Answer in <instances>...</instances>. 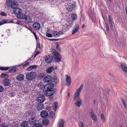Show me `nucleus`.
Segmentation results:
<instances>
[{"label": "nucleus", "instance_id": "ea45409f", "mask_svg": "<svg viewBox=\"0 0 127 127\" xmlns=\"http://www.w3.org/2000/svg\"><path fill=\"white\" fill-rule=\"evenodd\" d=\"M121 100L122 101L123 104V105L124 106V107L126 108H127V106L125 103V102L124 101V99H123V98H121Z\"/></svg>", "mask_w": 127, "mask_h": 127}, {"label": "nucleus", "instance_id": "0eeeda50", "mask_svg": "<svg viewBox=\"0 0 127 127\" xmlns=\"http://www.w3.org/2000/svg\"><path fill=\"white\" fill-rule=\"evenodd\" d=\"M73 25V23L72 21H69L68 22H67L65 25V26H64L62 28L64 32L67 31L69 29L68 27H71Z\"/></svg>", "mask_w": 127, "mask_h": 127}, {"label": "nucleus", "instance_id": "20e7f679", "mask_svg": "<svg viewBox=\"0 0 127 127\" xmlns=\"http://www.w3.org/2000/svg\"><path fill=\"white\" fill-rule=\"evenodd\" d=\"M37 42V49H38L39 50V51L37 52L34 55V57H35L37 55L39 54L40 53L41 51V50L42 48V41L40 40V41H39V40H36Z\"/></svg>", "mask_w": 127, "mask_h": 127}, {"label": "nucleus", "instance_id": "a878e982", "mask_svg": "<svg viewBox=\"0 0 127 127\" xmlns=\"http://www.w3.org/2000/svg\"><path fill=\"white\" fill-rule=\"evenodd\" d=\"M55 69H57V68H55L53 66H51L48 68L46 70V72L48 73H50Z\"/></svg>", "mask_w": 127, "mask_h": 127}, {"label": "nucleus", "instance_id": "4468645a", "mask_svg": "<svg viewBox=\"0 0 127 127\" xmlns=\"http://www.w3.org/2000/svg\"><path fill=\"white\" fill-rule=\"evenodd\" d=\"M66 84L67 86H69L71 84V79L70 77L67 75H65Z\"/></svg>", "mask_w": 127, "mask_h": 127}, {"label": "nucleus", "instance_id": "69168bd1", "mask_svg": "<svg viewBox=\"0 0 127 127\" xmlns=\"http://www.w3.org/2000/svg\"><path fill=\"white\" fill-rule=\"evenodd\" d=\"M28 29L30 31H31L32 32V28L29 26H28Z\"/></svg>", "mask_w": 127, "mask_h": 127}, {"label": "nucleus", "instance_id": "603ef678", "mask_svg": "<svg viewBox=\"0 0 127 127\" xmlns=\"http://www.w3.org/2000/svg\"><path fill=\"white\" fill-rule=\"evenodd\" d=\"M29 64H30V63L29 62H28L26 63L24 65H23V68H24L27 66L28 65H29Z\"/></svg>", "mask_w": 127, "mask_h": 127}, {"label": "nucleus", "instance_id": "864d4df0", "mask_svg": "<svg viewBox=\"0 0 127 127\" xmlns=\"http://www.w3.org/2000/svg\"><path fill=\"white\" fill-rule=\"evenodd\" d=\"M46 35L47 36L49 37H51L52 36V34L48 33H46Z\"/></svg>", "mask_w": 127, "mask_h": 127}, {"label": "nucleus", "instance_id": "774afa93", "mask_svg": "<svg viewBox=\"0 0 127 127\" xmlns=\"http://www.w3.org/2000/svg\"><path fill=\"white\" fill-rule=\"evenodd\" d=\"M25 27H26V28H27L28 29V26H25Z\"/></svg>", "mask_w": 127, "mask_h": 127}, {"label": "nucleus", "instance_id": "c9c22d12", "mask_svg": "<svg viewBox=\"0 0 127 127\" xmlns=\"http://www.w3.org/2000/svg\"><path fill=\"white\" fill-rule=\"evenodd\" d=\"M55 115V113L53 112H50L49 114V117L50 118H52Z\"/></svg>", "mask_w": 127, "mask_h": 127}, {"label": "nucleus", "instance_id": "e433bc0d", "mask_svg": "<svg viewBox=\"0 0 127 127\" xmlns=\"http://www.w3.org/2000/svg\"><path fill=\"white\" fill-rule=\"evenodd\" d=\"M59 43L57 42L56 43V49L60 51V48L59 45Z\"/></svg>", "mask_w": 127, "mask_h": 127}, {"label": "nucleus", "instance_id": "dca6fc26", "mask_svg": "<svg viewBox=\"0 0 127 127\" xmlns=\"http://www.w3.org/2000/svg\"><path fill=\"white\" fill-rule=\"evenodd\" d=\"M37 120L35 117H32L29 119V122L30 124H33L36 122Z\"/></svg>", "mask_w": 127, "mask_h": 127}, {"label": "nucleus", "instance_id": "a18cd8bd", "mask_svg": "<svg viewBox=\"0 0 127 127\" xmlns=\"http://www.w3.org/2000/svg\"><path fill=\"white\" fill-rule=\"evenodd\" d=\"M79 127H84L83 123L82 121H80L79 123Z\"/></svg>", "mask_w": 127, "mask_h": 127}, {"label": "nucleus", "instance_id": "6e6d98bb", "mask_svg": "<svg viewBox=\"0 0 127 127\" xmlns=\"http://www.w3.org/2000/svg\"><path fill=\"white\" fill-rule=\"evenodd\" d=\"M8 126L6 124H3L1 125V127H8Z\"/></svg>", "mask_w": 127, "mask_h": 127}, {"label": "nucleus", "instance_id": "338daca9", "mask_svg": "<svg viewBox=\"0 0 127 127\" xmlns=\"http://www.w3.org/2000/svg\"><path fill=\"white\" fill-rule=\"evenodd\" d=\"M109 19L111 20V17L110 16V15L108 16V20H109Z\"/></svg>", "mask_w": 127, "mask_h": 127}, {"label": "nucleus", "instance_id": "680f3d73", "mask_svg": "<svg viewBox=\"0 0 127 127\" xmlns=\"http://www.w3.org/2000/svg\"><path fill=\"white\" fill-rule=\"evenodd\" d=\"M15 20L14 19L13 20H12L10 22H9V23H14L16 24V22H14V21Z\"/></svg>", "mask_w": 127, "mask_h": 127}, {"label": "nucleus", "instance_id": "4be33fe9", "mask_svg": "<svg viewBox=\"0 0 127 127\" xmlns=\"http://www.w3.org/2000/svg\"><path fill=\"white\" fill-rule=\"evenodd\" d=\"M40 114L42 117L45 118L47 116L48 114L46 111L43 110L41 112Z\"/></svg>", "mask_w": 127, "mask_h": 127}, {"label": "nucleus", "instance_id": "412c9836", "mask_svg": "<svg viewBox=\"0 0 127 127\" xmlns=\"http://www.w3.org/2000/svg\"><path fill=\"white\" fill-rule=\"evenodd\" d=\"M90 116L92 119L94 121H96V118L95 116V115L93 111L92 110H91L90 111Z\"/></svg>", "mask_w": 127, "mask_h": 127}, {"label": "nucleus", "instance_id": "5701e85b", "mask_svg": "<svg viewBox=\"0 0 127 127\" xmlns=\"http://www.w3.org/2000/svg\"><path fill=\"white\" fill-rule=\"evenodd\" d=\"M62 32H60L59 33L57 31H53L52 32L53 35L55 37L58 36L61 34H62Z\"/></svg>", "mask_w": 127, "mask_h": 127}, {"label": "nucleus", "instance_id": "cd10ccee", "mask_svg": "<svg viewBox=\"0 0 127 127\" xmlns=\"http://www.w3.org/2000/svg\"><path fill=\"white\" fill-rule=\"evenodd\" d=\"M37 66L36 65H33L29 67L27 69L28 70L31 71L33 69L36 68Z\"/></svg>", "mask_w": 127, "mask_h": 127}, {"label": "nucleus", "instance_id": "4d7b16f0", "mask_svg": "<svg viewBox=\"0 0 127 127\" xmlns=\"http://www.w3.org/2000/svg\"><path fill=\"white\" fill-rule=\"evenodd\" d=\"M6 75H7V74L4 73H2L1 75V77L2 78H4L5 77Z\"/></svg>", "mask_w": 127, "mask_h": 127}, {"label": "nucleus", "instance_id": "bb28decb", "mask_svg": "<svg viewBox=\"0 0 127 127\" xmlns=\"http://www.w3.org/2000/svg\"><path fill=\"white\" fill-rule=\"evenodd\" d=\"M29 125L26 122L23 121L21 124V127H28Z\"/></svg>", "mask_w": 127, "mask_h": 127}, {"label": "nucleus", "instance_id": "f8f14e48", "mask_svg": "<svg viewBox=\"0 0 127 127\" xmlns=\"http://www.w3.org/2000/svg\"><path fill=\"white\" fill-rule=\"evenodd\" d=\"M53 59V58L51 56L49 55L46 56L45 57V61L47 63H51Z\"/></svg>", "mask_w": 127, "mask_h": 127}, {"label": "nucleus", "instance_id": "a19ab883", "mask_svg": "<svg viewBox=\"0 0 127 127\" xmlns=\"http://www.w3.org/2000/svg\"><path fill=\"white\" fill-rule=\"evenodd\" d=\"M33 127H42V126L41 124L37 123L34 125Z\"/></svg>", "mask_w": 127, "mask_h": 127}, {"label": "nucleus", "instance_id": "c756f323", "mask_svg": "<svg viewBox=\"0 0 127 127\" xmlns=\"http://www.w3.org/2000/svg\"><path fill=\"white\" fill-rule=\"evenodd\" d=\"M42 123L44 125L46 126L48 124L49 121L47 119H44L43 120Z\"/></svg>", "mask_w": 127, "mask_h": 127}, {"label": "nucleus", "instance_id": "1a4fd4ad", "mask_svg": "<svg viewBox=\"0 0 127 127\" xmlns=\"http://www.w3.org/2000/svg\"><path fill=\"white\" fill-rule=\"evenodd\" d=\"M45 99V96L42 95H39L37 98L38 101L40 103H42Z\"/></svg>", "mask_w": 127, "mask_h": 127}, {"label": "nucleus", "instance_id": "f03ea898", "mask_svg": "<svg viewBox=\"0 0 127 127\" xmlns=\"http://www.w3.org/2000/svg\"><path fill=\"white\" fill-rule=\"evenodd\" d=\"M49 84L52 85V87L51 88H47L46 89V91H45L44 94L45 95L47 96H49L52 95L54 93V91H52V89L54 87L53 84L52 83H49Z\"/></svg>", "mask_w": 127, "mask_h": 127}, {"label": "nucleus", "instance_id": "2eb2a0df", "mask_svg": "<svg viewBox=\"0 0 127 127\" xmlns=\"http://www.w3.org/2000/svg\"><path fill=\"white\" fill-rule=\"evenodd\" d=\"M33 27L35 30H38L40 28V26L38 23L35 22L33 24Z\"/></svg>", "mask_w": 127, "mask_h": 127}, {"label": "nucleus", "instance_id": "ddd939ff", "mask_svg": "<svg viewBox=\"0 0 127 127\" xmlns=\"http://www.w3.org/2000/svg\"><path fill=\"white\" fill-rule=\"evenodd\" d=\"M26 15L24 13H20L17 15V18L19 19H25L26 17Z\"/></svg>", "mask_w": 127, "mask_h": 127}, {"label": "nucleus", "instance_id": "8fccbe9b", "mask_svg": "<svg viewBox=\"0 0 127 127\" xmlns=\"http://www.w3.org/2000/svg\"><path fill=\"white\" fill-rule=\"evenodd\" d=\"M0 14L2 16H6L7 15V14L6 13L3 11L0 12Z\"/></svg>", "mask_w": 127, "mask_h": 127}, {"label": "nucleus", "instance_id": "72a5a7b5", "mask_svg": "<svg viewBox=\"0 0 127 127\" xmlns=\"http://www.w3.org/2000/svg\"><path fill=\"white\" fill-rule=\"evenodd\" d=\"M10 80H6V81L5 83V86H8L10 84Z\"/></svg>", "mask_w": 127, "mask_h": 127}, {"label": "nucleus", "instance_id": "393cba45", "mask_svg": "<svg viewBox=\"0 0 127 127\" xmlns=\"http://www.w3.org/2000/svg\"><path fill=\"white\" fill-rule=\"evenodd\" d=\"M13 0H6L5 4L6 6L10 7L11 5L12 4V3L13 2Z\"/></svg>", "mask_w": 127, "mask_h": 127}, {"label": "nucleus", "instance_id": "39448f33", "mask_svg": "<svg viewBox=\"0 0 127 127\" xmlns=\"http://www.w3.org/2000/svg\"><path fill=\"white\" fill-rule=\"evenodd\" d=\"M74 100L75 101L74 104L78 107L81 105L82 102L80 96H74Z\"/></svg>", "mask_w": 127, "mask_h": 127}, {"label": "nucleus", "instance_id": "5fc2aeb1", "mask_svg": "<svg viewBox=\"0 0 127 127\" xmlns=\"http://www.w3.org/2000/svg\"><path fill=\"white\" fill-rule=\"evenodd\" d=\"M3 87L2 86H0V93L3 92Z\"/></svg>", "mask_w": 127, "mask_h": 127}, {"label": "nucleus", "instance_id": "bf43d9fd", "mask_svg": "<svg viewBox=\"0 0 127 127\" xmlns=\"http://www.w3.org/2000/svg\"><path fill=\"white\" fill-rule=\"evenodd\" d=\"M106 30L107 31H109V27L108 24H106Z\"/></svg>", "mask_w": 127, "mask_h": 127}, {"label": "nucleus", "instance_id": "473e14b6", "mask_svg": "<svg viewBox=\"0 0 127 127\" xmlns=\"http://www.w3.org/2000/svg\"><path fill=\"white\" fill-rule=\"evenodd\" d=\"M71 19L73 20H76L77 18V16L76 14H72L71 16Z\"/></svg>", "mask_w": 127, "mask_h": 127}, {"label": "nucleus", "instance_id": "052dcab7", "mask_svg": "<svg viewBox=\"0 0 127 127\" xmlns=\"http://www.w3.org/2000/svg\"><path fill=\"white\" fill-rule=\"evenodd\" d=\"M9 96L11 97H13L14 96L13 94V93H11L9 94Z\"/></svg>", "mask_w": 127, "mask_h": 127}, {"label": "nucleus", "instance_id": "a211bd4d", "mask_svg": "<svg viewBox=\"0 0 127 127\" xmlns=\"http://www.w3.org/2000/svg\"><path fill=\"white\" fill-rule=\"evenodd\" d=\"M121 65L122 70L127 73V65L124 63H121Z\"/></svg>", "mask_w": 127, "mask_h": 127}, {"label": "nucleus", "instance_id": "9d476101", "mask_svg": "<svg viewBox=\"0 0 127 127\" xmlns=\"http://www.w3.org/2000/svg\"><path fill=\"white\" fill-rule=\"evenodd\" d=\"M83 85L81 84L79 87L76 90L74 96H80V93L81 91Z\"/></svg>", "mask_w": 127, "mask_h": 127}, {"label": "nucleus", "instance_id": "c03bdc74", "mask_svg": "<svg viewBox=\"0 0 127 127\" xmlns=\"http://www.w3.org/2000/svg\"><path fill=\"white\" fill-rule=\"evenodd\" d=\"M109 22V24L111 27L112 28L113 27V24L112 23V21L111 20L109 19L108 20Z\"/></svg>", "mask_w": 127, "mask_h": 127}, {"label": "nucleus", "instance_id": "7c9ffc66", "mask_svg": "<svg viewBox=\"0 0 127 127\" xmlns=\"http://www.w3.org/2000/svg\"><path fill=\"white\" fill-rule=\"evenodd\" d=\"M25 20L28 23H30L32 22V18L31 17H27L26 16V18Z\"/></svg>", "mask_w": 127, "mask_h": 127}, {"label": "nucleus", "instance_id": "9b49d317", "mask_svg": "<svg viewBox=\"0 0 127 127\" xmlns=\"http://www.w3.org/2000/svg\"><path fill=\"white\" fill-rule=\"evenodd\" d=\"M52 80V77L50 75H47L43 78V81L45 83L51 82Z\"/></svg>", "mask_w": 127, "mask_h": 127}, {"label": "nucleus", "instance_id": "09e8293b", "mask_svg": "<svg viewBox=\"0 0 127 127\" xmlns=\"http://www.w3.org/2000/svg\"><path fill=\"white\" fill-rule=\"evenodd\" d=\"M92 21L94 23H96V18L95 17H93L91 18Z\"/></svg>", "mask_w": 127, "mask_h": 127}, {"label": "nucleus", "instance_id": "13d9d810", "mask_svg": "<svg viewBox=\"0 0 127 127\" xmlns=\"http://www.w3.org/2000/svg\"><path fill=\"white\" fill-rule=\"evenodd\" d=\"M85 18L83 17V16H81V17L80 19L81 20H82L83 21H84L85 20Z\"/></svg>", "mask_w": 127, "mask_h": 127}, {"label": "nucleus", "instance_id": "4c0bfd02", "mask_svg": "<svg viewBox=\"0 0 127 127\" xmlns=\"http://www.w3.org/2000/svg\"><path fill=\"white\" fill-rule=\"evenodd\" d=\"M101 120L103 122H104V120L105 119V118L103 114H101Z\"/></svg>", "mask_w": 127, "mask_h": 127}, {"label": "nucleus", "instance_id": "6e6552de", "mask_svg": "<svg viewBox=\"0 0 127 127\" xmlns=\"http://www.w3.org/2000/svg\"><path fill=\"white\" fill-rule=\"evenodd\" d=\"M16 78L17 80L19 81H22L24 79V75L23 73H19L16 76Z\"/></svg>", "mask_w": 127, "mask_h": 127}, {"label": "nucleus", "instance_id": "de8ad7c7", "mask_svg": "<svg viewBox=\"0 0 127 127\" xmlns=\"http://www.w3.org/2000/svg\"><path fill=\"white\" fill-rule=\"evenodd\" d=\"M44 106L42 104H41L40 105L38 106V109L39 110H40V109H42L44 107Z\"/></svg>", "mask_w": 127, "mask_h": 127}, {"label": "nucleus", "instance_id": "c85d7f7f", "mask_svg": "<svg viewBox=\"0 0 127 127\" xmlns=\"http://www.w3.org/2000/svg\"><path fill=\"white\" fill-rule=\"evenodd\" d=\"M53 109L55 111L58 108V103L56 102H54L53 104Z\"/></svg>", "mask_w": 127, "mask_h": 127}, {"label": "nucleus", "instance_id": "423d86ee", "mask_svg": "<svg viewBox=\"0 0 127 127\" xmlns=\"http://www.w3.org/2000/svg\"><path fill=\"white\" fill-rule=\"evenodd\" d=\"M43 84L42 83H40L38 85V87H39L40 89H42L43 91H46V89L47 88H51V87H52V85H50L49 84H48L44 86L43 85Z\"/></svg>", "mask_w": 127, "mask_h": 127}, {"label": "nucleus", "instance_id": "37998d69", "mask_svg": "<svg viewBox=\"0 0 127 127\" xmlns=\"http://www.w3.org/2000/svg\"><path fill=\"white\" fill-rule=\"evenodd\" d=\"M67 9L68 10V11H70L72 10L73 9L72 6L70 5L67 7Z\"/></svg>", "mask_w": 127, "mask_h": 127}, {"label": "nucleus", "instance_id": "e2e57ef3", "mask_svg": "<svg viewBox=\"0 0 127 127\" xmlns=\"http://www.w3.org/2000/svg\"><path fill=\"white\" fill-rule=\"evenodd\" d=\"M33 34L34 35L36 39L37 40V35H36V34L35 33V32H33Z\"/></svg>", "mask_w": 127, "mask_h": 127}, {"label": "nucleus", "instance_id": "79ce46f5", "mask_svg": "<svg viewBox=\"0 0 127 127\" xmlns=\"http://www.w3.org/2000/svg\"><path fill=\"white\" fill-rule=\"evenodd\" d=\"M8 67H0V69L2 70H6L8 69Z\"/></svg>", "mask_w": 127, "mask_h": 127}, {"label": "nucleus", "instance_id": "b1692460", "mask_svg": "<svg viewBox=\"0 0 127 127\" xmlns=\"http://www.w3.org/2000/svg\"><path fill=\"white\" fill-rule=\"evenodd\" d=\"M12 4L11 6L10 7L12 8H16L17 7L18 5V3L16 1L13 0V2L12 3Z\"/></svg>", "mask_w": 127, "mask_h": 127}, {"label": "nucleus", "instance_id": "f257e3e1", "mask_svg": "<svg viewBox=\"0 0 127 127\" xmlns=\"http://www.w3.org/2000/svg\"><path fill=\"white\" fill-rule=\"evenodd\" d=\"M51 52L52 54L55 56L54 58L55 62H59L61 61V56L57 51L53 49Z\"/></svg>", "mask_w": 127, "mask_h": 127}, {"label": "nucleus", "instance_id": "f704fd0d", "mask_svg": "<svg viewBox=\"0 0 127 127\" xmlns=\"http://www.w3.org/2000/svg\"><path fill=\"white\" fill-rule=\"evenodd\" d=\"M16 24L22 26H23V23L20 20H17L16 22Z\"/></svg>", "mask_w": 127, "mask_h": 127}, {"label": "nucleus", "instance_id": "3c124183", "mask_svg": "<svg viewBox=\"0 0 127 127\" xmlns=\"http://www.w3.org/2000/svg\"><path fill=\"white\" fill-rule=\"evenodd\" d=\"M53 81L57 83L58 81V79L57 77H55L53 78Z\"/></svg>", "mask_w": 127, "mask_h": 127}, {"label": "nucleus", "instance_id": "f3484780", "mask_svg": "<svg viewBox=\"0 0 127 127\" xmlns=\"http://www.w3.org/2000/svg\"><path fill=\"white\" fill-rule=\"evenodd\" d=\"M79 29V26L77 24H75L72 30V34H74L76 32H77Z\"/></svg>", "mask_w": 127, "mask_h": 127}, {"label": "nucleus", "instance_id": "2f4dec72", "mask_svg": "<svg viewBox=\"0 0 127 127\" xmlns=\"http://www.w3.org/2000/svg\"><path fill=\"white\" fill-rule=\"evenodd\" d=\"M18 70V68L16 67H12L9 69L10 72H16Z\"/></svg>", "mask_w": 127, "mask_h": 127}, {"label": "nucleus", "instance_id": "0e129e2a", "mask_svg": "<svg viewBox=\"0 0 127 127\" xmlns=\"http://www.w3.org/2000/svg\"><path fill=\"white\" fill-rule=\"evenodd\" d=\"M33 34L34 35L36 39L37 40V35H36V34L35 33V32H33Z\"/></svg>", "mask_w": 127, "mask_h": 127}, {"label": "nucleus", "instance_id": "aec40b11", "mask_svg": "<svg viewBox=\"0 0 127 127\" xmlns=\"http://www.w3.org/2000/svg\"><path fill=\"white\" fill-rule=\"evenodd\" d=\"M64 123L63 120L61 119L59 120L58 124V127H64Z\"/></svg>", "mask_w": 127, "mask_h": 127}, {"label": "nucleus", "instance_id": "6ab92c4d", "mask_svg": "<svg viewBox=\"0 0 127 127\" xmlns=\"http://www.w3.org/2000/svg\"><path fill=\"white\" fill-rule=\"evenodd\" d=\"M14 9V14H17V15L19 14L22 12V10L20 8L17 7Z\"/></svg>", "mask_w": 127, "mask_h": 127}, {"label": "nucleus", "instance_id": "7ed1b4c3", "mask_svg": "<svg viewBox=\"0 0 127 127\" xmlns=\"http://www.w3.org/2000/svg\"><path fill=\"white\" fill-rule=\"evenodd\" d=\"M36 73L33 71L27 73L26 75V79L28 80H32L34 79L36 77Z\"/></svg>", "mask_w": 127, "mask_h": 127}, {"label": "nucleus", "instance_id": "49530a36", "mask_svg": "<svg viewBox=\"0 0 127 127\" xmlns=\"http://www.w3.org/2000/svg\"><path fill=\"white\" fill-rule=\"evenodd\" d=\"M45 75V74L44 73H40L39 74V77L41 78H43Z\"/></svg>", "mask_w": 127, "mask_h": 127}, {"label": "nucleus", "instance_id": "58836bf2", "mask_svg": "<svg viewBox=\"0 0 127 127\" xmlns=\"http://www.w3.org/2000/svg\"><path fill=\"white\" fill-rule=\"evenodd\" d=\"M1 22V25H3V24L9 23V22L8 20H3Z\"/></svg>", "mask_w": 127, "mask_h": 127}]
</instances>
